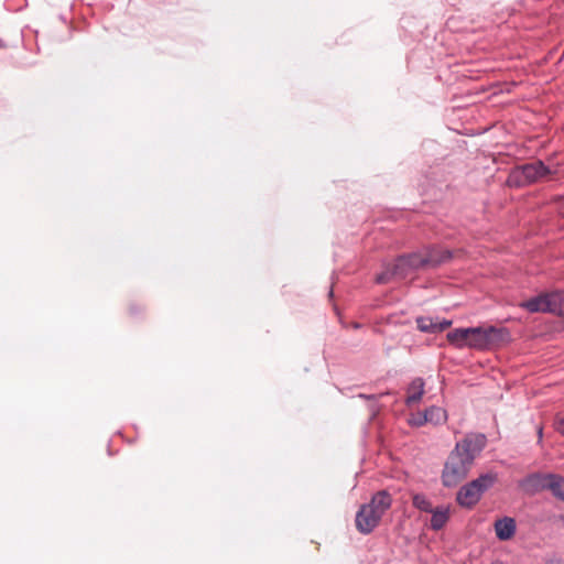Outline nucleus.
Instances as JSON below:
<instances>
[{"label": "nucleus", "mask_w": 564, "mask_h": 564, "mask_svg": "<svg viewBox=\"0 0 564 564\" xmlns=\"http://www.w3.org/2000/svg\"><path fill=\"white\" fill-rule=\"evenodd\" d=\"M486 445L482 434L468 435L449 454L442 474L444 486L454 487L466 478L477 454Z\"/></svg>", "instance_id": "obj_1"}, {"label": "nucleus", "mask_w": 564, "mask_h": 564, "mask_svg": "<svg viewBox=\"0 0 564 564\" xmlns=\"http://www.w3.org/2000/svg\"><path fill=\"white\" fill-rule=\"evenodd\" d=\"M392 498L386 490L378 491L368 503L360 507L356 514L357 529H373L379 525L381 518L391 507Z\"/></svg>", "instance_id": "obj_2"}, {"label": "nucleus", "mask_w": 564, "mask_h": 564, "mask_svg": "<svg viewBox=\"0 0 564 564\" xmlns=\"http://www.w3.org/2000/svg\"><path fill=\"white\" fill-rule=\"evenodd\" d=\"M556 171L546 166L542 161H533L514 167L508 177V183L512 186H525L535 182L547 180Z\"/></svg>", "instance_id": "obj_3"}, {"label": "nucleus", "mask_w": 564, "mask_h": 564, "mask_svg": "<svg viewBox=\"0 0 564 564\" xmlns=\"http://www.w3.org/2000/svg\"><path fill=\"white\" fill-rule=\"evenodd\" d=\"M495 482V475H481L477 479H474L473 481L463 486L457 492L456 500L459 503V506L465 508H471L479 501L482 494L489 488H491Z\"/></svg>", "instance_id": "obj_4"}, {"label": "nucleus", "mask_w": 564, "mask_h": 564, "mask_svg": "<svg viewBox=\"0 0 564 564\" xmlns=\"http://www.w3.org/2000/svg\"><path fill=\"white\" fill-rule=\"evenodd\" d=\"M499 339V332L495 327H475L468 328L467 347L475 349H486Z\"/></svg>", "instance_id": "obj_5"}, {"label": "nucleus", "mask_w": 564, "mask_h": 564, "mask_svg": "<svg viewBox=\"0 0 564 564\" xmlns=\"http://www.w3.org/2000/svg\"><path fill=\"white\" fill-rule=\"evenodd\" d=\"M413 272L409 265V261L404 256L399 257L393 263L386 267V269L377 275V283H388L393 279H405Z\"/></svg>", "instance_id": "obj_6"}, {"label": "nucleus", "mask_w": 564, "mask_h": 564, "mask_svg": "<svg viewBox=\"0 0 564 564\" xmlns=\"http://www.w3.org/2000/svg\"><path fill=\"white\" fill-rule=\"evenodd\" d=\"M435 250H425L424 253L414 252L408 256H404L409 261V265L414 270L424 267H437L442 263L447 262L452 258V251H446L443 258L434 257Z\"/></svg>", "instance_id": "obj_7"}, {"label": "nucleus", "mask_w": 564, "mask_h": 564, "mask_svg": "<svg viewBox=\"0 0 564 564\" xmlns=\"http://www.w3.org/2000/svg\"><path fill=\"white\" fill-rule=\"evenodd\" d=\"M451 324H452V322L446 321V319L434 321L431 317H417L416 318L417 328L424 333H438V332H442V330L446 329L447 327H449Z\"/></svg>", "instance_id": "obj_8"}, {"label": "nucleus", "mask_w": 564, "mask_h": 564, "mask_svg": "<svg viewBox=\"0 0 564 564\" xmlns=\"http://www.w3.org/2000/svg\"><path fill=\"white\" fill-rule=\"evenodd\" d=\"M552 474H533L528 476L522 486L531 491L549 489Z\"/></svg>", "instance_id": "obj_9"}, {"label": "nucleus", "mask_w": 564, "mask_h": 564, "mask_svg": "<svg viewBox=\"0 0 564 564\" xmlns=\"http://www.w3.org/2000/svg\"><path fill=\"white\" fill-rule=\"evenodd\" d=\"M521 307L525 308L530 313H549V293L540 294L520 304Z\"/></svg>", "instance_id": "obj_10"}, {"label": "nucleus", "mask_w": 564, "mask_h": 564, "mask_svg": "<svg viewBox=\"0 0 564 564\" xmlns=\"http://www.w3.org/2000/svg\"><path fill=\"white\" fill-rule=\"evenodd\" d=\"M424 386L425 383L422 378H415L414 380H412V382L409 384L406 389V405L411 406L421 401L424 394Z\"/></svg>", "instance_id": "obj_11"}, {"label": "nucleus", "mask_w": 564, "mask_h": 564, "mask_svg": "<svg viewBox=\"0 0 564 564\" xmlns=\"http://www.w3.org/2000/svg\"><path fill=\"white\" fill-rule=\"evenodd\" d=\"M447 340L457 348L467 347L468 328H457L447 333Z\"/></svg>", "instance_id": "obj_12"}, {"label": "nucleus", "mask_w": 564, "mask_h": 564, "mask_svg": "<svg viewBox=\"0 0 564 564\" xmlns=\"http://www.w3.org/2000/svg\"><path fill=\"white\" fill-rule=\"evenodd\" d=\"M549 313L564 315V292L549 293Z\"/></svg>", "instance_id": "obj_13"}, {"label": "nucleus", "mask_w": 564, "mask_h": 564, "mask_svg": "<svg viewBox=\"0 0 564 564\" xmlns=\"http://www.w3.org/2000/svg\"><path fill=\"white\" fill-rule=\"evenodd\" d=\"M426 422L432 424L444 423L447 419L446 411L438 406H431L424 411Z\"/></svg>", "instance_id": "obj_14"}, {"label": "nucleus", "mask_w": 564, "mask_h": 564, "mask_svg": "<svg viewBox=\"0 0 564 564\" xmlns=\"http://www.w3.org/2000/svg\"><path fill=\"white\" fill-rule=\"evenodd\" d=\"M549 490L564 501V478L560 475L552 474L550 479Z\"/></svg>", "instance_id": "obj_15"}, {"label": "nucleus", "mask_w": 564, "mask_h": 564, "mask_svg": "<svg viewBox=\"0 0 564 564\" xmlns=\"http://www.w3.org/2000/svg\"><path fill=\"white\" fill-rule=\"evenodd\" d=\"M448 518L447 510H436L431 519L432 529H442Z\"/></svg>", "instance_id": "obj_16"}, {"label": "nucleus", "mask_w": 564, "mask_h": 564, "mask_svg": "<svg viewBox=\"0 0 564 564\" xmlns=\"http://www.w3.org/2000/svg\"><path fill=\"white\" fill-rule=\"evenodd\" d=\"M516 520L511 517L497 519L494 523V529H516Z\"/></svg>", "instance_id": "obj_17"}, {"label": "nucleus", "mask_w": 564, "mask_h": 564, "mask_svg": "<svg viewBox=\"0 0 564 564\" xmlns=\"http://www.w3.org/2000/svg\"><path fill=\"white\" fill-rule=\"evenodd\" d=\"M408 422L411 426H422L424 424H426V415L424 412H417V413H413L410 415V417L408 419Z\"/></svg>", "instance_id": "obj_18"}, {"label": "nucleus", "mask_w": 564, "mask_h": 564, "mask_svg": "<svg viewBox=\"0 0 564 564\" xmlns=\"http://www.w3.org/2000/svg\"><path fill=\"white\" fill-rule=\"evenodd\" d=\"M413 503L415 507H417L419 509H422V510H429L431 507L430 502L422 495L413 496Z\"/></svg>", "instance_id": "obj_19"}, {"label": "nucleus", "mask_w": 564, "mask_h": 564, "mask_svg": "<svg viewBox=\"0 0 564 564\" xmlns=\"http://www.w3.org/2000/svg\"><path fill=\"white\" fill-rule=\"evenodd\" d=\"M554 429L564 436V414H558L554 421Z\"/></svg>", "instance_id": "obj_20"}, {"label": "nucleus", "mask_w": 564, "mask_h": 564, "mask_svg": "<svg viewBox=\"0 0 564 564\" xmlns=\"http://www.w3.org/2000/svg\"><path fill=\"white\" fill-rule=\"evenodd\" d=\"M497 536L501 541H507L513 538L516 531H496Z\"/></svg>", "instance_id": "obj_21"}, {"label": "nucleus", "mask_w": 564, "mask_h": 564, "mask_svg": "<svg viewBox=\"0 0 564 564\" xmlns=\"http://www.w3.org/2000/svg\"><path fill=\"white\" fill-rule=\"evenodd\" d=\"M427 250H435L434 257L436 258H443L444 256H446L445 252L448 251L447 249H440L436 247L429 248Z\"/></svg>", "instance_id": "obj_22"}, {"label": "nucleus", "mask_w": 564, "mask_h": 564, "mask_svg": "<svg viewBox=\"0 0 564 564\" xmlns=\"http://www.w3.org/2000/svg\"><path fill=\"white\" fill-rule=\"evenodd\" d=\"M545 564H564V562H563L562 560H560V558H555V557H553V558H549V560L545 562Z\"/></svg>", "instance_id": "obj_23"}, {"label": "nucleus", "mask_w": 564, "mask_h": 564, "mask_svg": "<svg viewBox=\"0 0 564 564\" xmlns=\"http://www.w3.org/2000/svg\"><path fill=\"white\" fill-rule=\"evenodd\" d=\"M542 432H543L542 426H539V429H538V435H539V438H540V440L542 438Z\"/></svg>", "instance_id": "obj_24"}, {"label": "nucleus", "mask_w": 564, "mask_h": 564, "mask_svg": "<svg viewBox=\"0 0 564 564\" xmlns=\"http://www.w3.org/2000/svg\"><path fill=\"white\" fill-rule=\"evenodd\" d=\"M492 564H506V563H503L502 561L497 560Z\"/></svg>", "instance_id": "obj_25"}]
</instances>
